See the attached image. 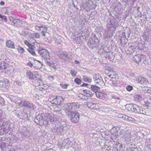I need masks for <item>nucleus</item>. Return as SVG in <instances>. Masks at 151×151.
<instances>
[{
    "mask_svg": "<svg viewBox=\"0 0 151 151\" xmlns=\"http://www.w3.org/2000/svg\"><path fill=\"white\" fill-rule=\"evenodd\" d=\"M68 116L71 121L74 123H77L79 120L80 114L77 111H73L68 114Z\"/></svg>",
    "mask_w": 151,
    "mask_h": 151,
    "instance_id": "f257e3e1",
    "label": "nucleus"
},
{
    "mask_svg": "<svg viewBox=\"0 0 151 151\" xmlns=\"http://www.w3.org/2000/svg\"><path fill=\"white\" fill-rule=\"evenodd\" d=\"M133 59L138 64L142 63L146 64L147 63L146 57L143 55H136L134 56Z\"/></svg>",
    "mask_w": 151,
    "mask_h": 151,
    "instance_id": "f03ea898",
    "label": "nucleus"
},
{
    "mask_svg": "<svg viewBox=\"0 0 151 151\" xmlns=\"http://www.w3.org/2000/svg\"><path fill=\"white\" fill-rule=\"evenodd\" d=\"M37 51L39 55L45 60L50 59L49 53L47 49L39 48L37 49Z\"/></svg>",
    "mask_w": 151,
    "mask_h": 151,
    "instance_id": "7ed1b4c3",
    "label": "nucleus"
},
{
    "mask_svg": "<svg viewBox=\"0 0 151 151\" xmlns=\"http://www.w3.org/2000/svg\"><path fill=\"white\" fill-rule=\"evenodd\" d=\"M19 105L20 106L27 107L33 110H34L36 108V106L29 101H21Z\"/></svg>",
    "mask_w": 151,
    "mask_h": 151,
    "instance_id": "20e7f679",
    "label": "nucleus"
},
{
    "mask_svg": "<svg viewBox=\"0 0 151 151\" xmlns=\"http://www.w3.org/2000/svg\"><path fill=\"white\" fill-rule=\"evenodd\" d=\"M10 126V125L9 123L7 122H4L2 126L3 128L0 129V134H3L8 132L11 128Z\"/></svg>",
    "mask_w": 151,
    "mask_h": 151,
    "instance_id": "39448f33",
    "label": "nucleus"
},
{
    "mask_svg": "<svg viewBox=\"0 0 151 151\" xmlns=\"http://www.w3.org/2000/svg\"><path fill=\"white\" fill-rule=\"evenodd\" d=\"M133 112L135 113L145 114L146 113V110L142 107L136 104H134Z\"/></svg>",
    "mask_w": 151,
    "mask_h": 151,
    "instance_id": "423d86ee",
    "label": "nucleus"
},
{
    "mask_svg": "<svg viewBox=\"0 0 151 151\" xmlns=\"http://www.w3.org/2000/svg\"><path fill=\"white\" fill-rule=\"evenodd\" d=\"M39 76V73L37 72H34L32 73L30 71L27 72L26 76L29 79L36 80L37 79Z\"/></svg>",
    "mask_w": 151,
    "mask_h": 151,
    "instance_id": "0eeeda50",
    "label": "nucleus"
},
{
    "mask_svg": "<svg viewBox=\"0 0 151 151\" xmlns=\"http://www.w3.org/2000/svg\"><path fill=\"white\" fill-rule=\"evenodd\" d=\"M52 131L55 134L61 135L64 132L63 127L62 126L57 127L55 126L52 128Z\"/></svg>",
    "mask_w": 151,
    "mask_h": 151,
    "instance_id": "6e6552de",
    "label": "nucleus"
},
{
    "mask_svg": "<svg viewBox=\"0 0 151 151\" xmlns=\"http://www.w3.org/2000/svg\"><path fill=\"white\" fill-rule=\"evenodd\" d=\"M44 114H38L35 118V122L37 124L42 125V121L45 118Z\"/></svg>",
    "mask_w": 151,
    "mask_h": 151,
    "instance_id": "1a4fd4ad",
    "label": "nucleus"
},
{
    "mask_svg": "<svg viewBox=\"0 0 151 151\" xmlns=\"http://www.w3.org/2000/svg\"><path fill=\"white\" fill-rule=\"evenodd\" d=\"M49 101L52 104H55L56 105H60L63 101V98L61 96H57L55 98L53 99L52 100L51 99H49Z\"/></svg>",
    "mask_w": 151,
    "mask_h": 151,
    "instance_id": "9d476101",
    "label": "nucleus"
},
{
    "mask_svg": "<svg viewBox=\"0 0 151 151\" xmlns=\"http://www.w3.org/2000/svg\"><path fill=\"white\" fill-rule=\"evenodd\" d=\"M93 79L96 84L100 86H104L105 83L104 81L101 76L99 74H96L95 77H94Z\"/></svg>",
    "mask_w": 151,
    "mask_h": 151,
    "instance_id": "9b49d317",
    "label": "nucleus"
},
{
    "mask_svg": "<svg viewBox=\"0 0 151 151\" xmlns=\"http://www.w3.org/2000/svg\"><path fill=\"white\" fill-rule=\"evenodd\" d=\"M10 21L14 24V26L18 27L22 24V21L12 17H9Z\"/></svg>",
    "mask_w": 151,
    "mask_h": 151,
    "instance_id": "f8f14e48",
    "label": "nucleus"
},
{
    "mask_svg": "<svg viewBox=\"0 0 151 151\" xmlns=\"http://www.w3.org/2000/svg\"><path fill=\"white\" fill-rule=\"evenodd\" d=\"M64 108L65 113L67 114V115L74 111L72 110V107L71 103L67 104L64 105Z\"/></svg>",
    "mask_w": 151,
    "mask_h": 151,
    "instance_id": "ddd939ff",
    "label": "nucleus"
},
{
    "mask_svg": "<svg viewBox=\"0 0 151 151\" xmlns=\"http://www.w3.org/2000/svg\"><path fill=\"white\" fill-rule=\"evenodd\" d=\"M136 80L139 83L143 84L144 86H147L149 84L147 80L144 77H138L137 78Z\"/></svg>",
    "mask_w": 151,
    "mask_h": 151,
    "instance_id": "4468645a",
    "label": "nucleus"
},
{
    "mask_svg": "<svg viewBox=\"0 0 151 151\" xmlns=\"http://www.w3.org/2000/svg\"><path fill=\"white\" fill-rule=\"evenodd\" d=\"M114 18L113 17L112 20L111 19L110 20L112 25V30L113 31H115L116 28L119 25V22L117 21L116 19Z\"/></svg>",
    "mask_w": 151,
    "mask_h": 151,
    "instance_id": "2eb2a0df",
    "label": "nucleus"
},
{
    "mask_svg": "<svg viewBox=\"0 0 151 151\" xmlns=\"http://www.w3.org/2000/svg\"><path fill=\"white\" fill-rule=\"evenodd\" d=\"M60 57L66 61H69L71 59L68 53L66 52H64L62 53L60 55Z\"/></svg>",
    "mask_w": 151,
    "mask_h": 151,
    "instance_id": "dca6fc26",
    "label": "nucleus"
},
{
    "mask_svg": "<svg viewBox=\"0 0 151 151\" xmlns=\"http://www.w3.org/2000/svg\"><path fill=\"white\" fill-rule=\"evenodd\" d=\"M87 106L88 108L94 110L99 109L98 104L96 103L88 102L87 103Z\"/></svg>",
    "mask_w": 151,
    "mask_h": 151,
    "instance_id": "f3484780",
    "label": "nucleus"
},
{
    "mask_svg": "<svg viewBox=\"0 0 151 151\" xmlns=\"http://www.w3.org/2000/svg\"><path fill=\"white\" fill-rule=\"evenodd\" d=\"M6 46L9 48L13 49H14L15 48L14 42L10 40H8L6 41Z\"/></svg>",
    "mask_w": 151,
    "mask_h": 151,
    "instance_id": "a211bd4d",
    "label": "nucleus"
},
{
    "mask_svg": "<svg viewBox=\"0 0 151 151\" xmlns=\"http://www.w3.org/2000/svg\"><path fill=\"white\" fill-rule=\"evenodd\" d=\"M47 117L48 118L50 122H54L57 121L58 119V118L56 117V116L52 114H48Z\"/></svg>",
    "mask_w": 151,
    "mask_h": 151,
    "instance_id": "6ab92c4d",
    "label": "nucleus"
},
{
    "mask_svg": "<svg viewBox=\"0 0 151 151\" xmlns=\"http://www.w3.org/2000/svg\"><path fill=\"white\" fill-rule=\"evenodd\" d=\"M8 64L4 62H1L0 63V71L3 72L6 69Z\"/></svg>",
    "mask_w": 151,
    "mask_h": 151,
    "instance_id": "aec40b11",
    "label": "nucleus"
},
{
    "mask_svg": "<svg viewBox=\"0 0 151 151\" xmlns=\"http://www.w3.org/2000/svg\"><path fill=\"white\" fill-rule=\"evenodd\" d=\"M149 31H145L142 35L143 39L145 41H148L149 39Z\"/></svg>",
    "mask_w": 151,
    "mask_h": 151,
    "instance_id": "412c9836",
    "label": "nucleus"
},
{
    "mask_svg": "<svg viewBox=\"0 0 151 151\" xmlns=\"http://www.w3.org/2000/svg\"><path fill=\"white\" fill-rule=\"evenodd\" d=\"M124 138L128 142L131 141V135L130 133H126L124 135Z\"/></svg>",
    "mask_w": 151,
    "mask_h": 151,
    "instance_id": "4be33fe9",
    "label": "nucleus"
},
{
    "mask_svg": "<svg viewBox=\"0 0 151 151\" xmlns=\"http://www.w3.org/2000/svg\"><path fill=\"white\" fill-rule=\"evenodd\" d=\"M83 92L84 93L86 94L87 97H91L93 96L94 94L90 90H84Z\"/></svg>",
    "mask_w": 151,
    "mask_h": 151,
    "instance_id": "5701e85b",
    "label": "nucleus"
},
{
    "mask_svg": "<svg viewBox=\"0 0 151 151\" xmlns=\"http://www.w3.org/2000/svg\"><path fill=\"white\" fill-rule=\"evenodd\" d=\"M35 48V47L34 46V45H33V46H32V47H29L28 49L27 50L31 54L33 55H35L36 53L34 50V49Z\"/></svg>",
    "mask_w": 151,
    "mask_h": 151,
    "instance_id": "b1692460",
    "label": "nucleus"
},
{
    "mask_svg": "<svg viewBox=\"0 0 151 151\" xmlns=\"http://www.w3.org/2000/svg\"><path fill=\"white\" fill-rule=\"evenodd\" d=\"M90 89L93 91L95 93L97 92L99 90L100 88L99 87L96 86L95 85H91Z\"/></svg>",
    "mask_w": 151,
    "mask_h": 151,
    "instance_id": "393cba45",
    "label": "nucleus"
},
{
    "mask_svg": "<svg viewBox=\"0 0 151 151\" xmlns=\"http://www.w3.org/2000/svg\"><path fill=\"white\" fill-rule=\"evenodd\" d=\"M63 141L66 145V147H68L69 146L71 147L72 146V142L68 139H64Z\"/></svg>",
    "mask_w": 151,
    "mask_h": 151,
    "instance_id": "a878e982",
    "label": "nucleus"
},
{
    "mask_svg": "<svg viewBox=\"0 0 151 151\" xmlns=\"http://www.w3.org/2000/svg\"><path fill=\"white\" fill-rule=\"evenodd\" d=\"M125 106L126 109L128 110L132 111H133L134 104H127Z\"/></svg>",
    "mask_w": 151,
    "mask_h": 151,
    "instance_id": "bb28decb",
    "label": "nucleus"
},
{
    "mask_svg": "<svg viewBox=\"0 0 151 151\" xmlns=\"http://www.w3.org/2000/svg\"><path fill=\"white\" fill-rule=\"evenodd\" d=\"M71 103L73 110H75L76 109L78 108L79 107V105L77 102H73Z\"/></svg>",
    "mask_w": 151,
    "mask_h": 151,
    "instance_id": "cd10ccee",
    "label": "nucleus"
},
{
    "mask_svg": "<svg viewBox=\"0 0 151 151\" xmlns=\"http://www.w3.org/2000/svg\"><path fill=\"white\" fill-rule=\"evenodd\" d=\"M83 80L85 82H87L88 83H91L92 81V79L88 77L85 76H83Z\"/></svg>",
    "mask_w": 151,
    "mask_h": 151,
    "instance_id": "c85d7f7f",
    "label": "nucleus"
},
{
    "mask_svg": "<svg viewBox=\"0 0 151 151\" xmlns=\"http://www.w3.org/2000/svg\"><path fill=\"white\" fill-rule=\"evenodd\" d=\"M37 28L39 29L40 31H41L42 32H45L47 31V28L44 26H41L40 27H37Z\"/></svg>",
    "mask_w": 151,
    "mask_h": 151,
    "instance_id": "c756f323",
    "label": "nucleus"
},
{
    "mask_svg": "<svg viewBox=\"0 0 151 151\" xmlns=\"http://www.w3.org/2000/svg\"><path fill=\"white\" fill-rule=\"evenodd\" d=\"M142 88L143 91L145 93H151V88L150 87L145 86Z\"/></svg>",
    "mask_w": 151,
    "mask_h": 151,
    "instance_id": "7c9ffc66",
    "label": "nucleus"
},
{
    "mask_svg": "<svg viewBox=\"0 0 151 151\" xmlns=\"http://www.w3.org/2000/svg\"><path fill=\"white\" fill-rule=\"evenodd\" d=\"M28 31L27 29H25L23 30L22 32L20 34L22 35L24 37H27L29 35Z\"/></svg>",
    "mask_w": 151,
    "mask_h": 151,
    "instance_id": "2f4dec72",
    "label": "nucleus"
},
{
    "mask_svg": "<svg viewBox=\"0 0 151 151\" xmlns=\"http://www.w3.org/2000/svg\"><path fill=\"white\" fill-rule=\"evenodd\" d=\"M134 97L135 100L138 101H140L142 98L141 95L138 94L135 95Z\"/></svg>",
    "mask_w": 151,
    "mask_h": 151,
    "instance_id": "473e14b6",
    "label": "nucleus"
},
{
    "mask_svg": "<svg viewBox=\"0 0 151 151\" xmlns=\"http://www.w3.org/2000/svg\"><path fill=\"white\" fill-rule=\"evenodd\" d=\"M61 110V106H57L54 108V111L57 113V112H60Z\"/></svg>",
    "mask_w": 151,
    "mask_h": 151,
    "instance_id": "72a5a7b5",
    "label": "nucleus"
},
{
    "mask_svg": "<svg viewBox=\"0 0 151 151\" xmlns=\"http://www.w3.org/2000/svg\"><path fill=\"white\" fill-rule=\"evenodd\" d=\"M106 83H107L108 86L109 87L111 86H112V83H113L112 80L107 79V80H106Z\"/></svg>",
    "mask_w": 151,
    "mask_h": 151,
    "instance_id": "f704fd0d",
    "label": "nucleus"
},
{
    "mask_svg": "<svg viewBox=\"0 0 151 151\" xmlns=\"http://www.w3.org/2000/svg\"><path fill=\"white\" fill-rule=\"evenodd\" d=\"M17 50L18 52L22 54L25 52L24 49L19 46V47L17 49Z\"/></svg>",
    "mask_w": 151,
    "mask_h": 151,
    "instance_id": "c9c22d12",
    "label": "nucleus"
},
{
    "mask_svg": "<svg viewBox=\"0 0 151 151\" xmlns=\"http://www.w3.org/2000/svg\"><path fill=\"white\" fill-rule=\"evenodd\" d=\"M107 27L108 29L110 30H112V25L110 21L109 22H108L107 24Z\"/></svg>",
    "mask_w": 151,
    "mask_h": 151,
    "instance_id": "e433bc0d",
    "label": "nucleus"
},
{
    "mask_svg": "<svg viewBox=\"0 0 151 151\" xmlns=\"http://www.w3.org/2000/svg\"><path fill=\"white\" fill-rule=\"evenodd\" d=\"M22 114V115L21 116V117L20 118V119H25L26 118H27V119H28V113H27V114H24V113L23 114Z\"/></svg>",
    "mask_w": 151,
    "mask_h": 151,
    "instance_id": "4c0bfd02",
    "label": "nucleus"
},
{
    "mask_svg": "<svg viewBox=\"0 0 151 151\" xmlns=\"http://www.w3.org/2000/svg\"><path fill=\"white\" fill-rule=\"evenodd\" d=\"M0 86L1 87H3L6 88H7L8 86H6L5 82H4L2 81H0Z\"/></svg>",
    "mask_w": 151,
    "mask_h": 151,
    "instance_id": "58836bf2",
    "label": "nucleus"
},
{
    "mask_svg": "<svg viewBox=\"0 0 151 151\" xmlns=\"http://www.w3.org/2000/svg\"><path fill=\"white\" fill-rule=\"evenodd\" d=\"M125 116L124 119L126 120H128L129 121H134L135 120L134 119L131 117H129L127 116Z\"/></svg>",
    "mask_w": 151,
    "mask_h": 151,
    "instance_id": "ea45409f",
    "label": "nucleus"
},
{
    "mask_svg": "<svg viewBox=\"0 0 151 151\" xmlns=\"http://www.w3.org/2000/svg\"><path fill=\"white\" fill-rule=\"evenodd\" d=\"M70 73L73 76L75 77L76 76L77 72L75 70H71L70 71Z\"/></svg>",
    "mask_w": 151,
    "mask_h": 151,
    "instance_id": "a19ab883",
    "label": "nucleus"
},
{
    "mask_svg": "<svg viewBox=\"0 0 151 151\" xmlns=\"http://www.w3.org/2000/svg\"><path fill=\"white\" fill-rule=\"evenodd\" d=\"M106 96V95L103 93H101L100 99L103 100L104 99H105Z\"/></svg>",
    "mask_w": 151,
    "mask_h": 151,
    "instance_id": "79ce46f5",
    "label": "nucleus"
},
{
    "mask_svg": "<svg viewBox=\"0 0 151 151\" xmlns=\"http://www.w3.org/2000/svg\"><path fill=\"white\" fill-rule=\"evenodd\" d=\"M0 18L2 20H4L5 22H7V19L6 17L5 16H3L0 14Z\"/></svg>",
    "mask_w": 151,
    "mask_h": 151,
    "instance_id": "37998d69",
    "label": "nucleus"
},
{
    "mask_svg": "<svg viewBox=\"0 0 151 151\" xmlns=\"http://www.w3.org/2000/svg\"><path fill=\"white\" fill-rule=\"evenodd\" d=\"M24 43L25 45L28 46L29 48L30 47H32V46L33 45L30 44L28 41L27 40H25L24 41Z\"/></svg>",
    "mask_w": 151,
    "mask_h": 151,
    "instance_id": "c03bdc74",
    "label": "nucleus"
},
{
    "mask_svg": "<svg viewBox=\"0 0 151 151\" xmlns=\"http://www.w3.org/2000/svg\"><path fill=\"white\" fill-rule=\"evenodd\" d=\"M75 82L78 84H80L81 83V81L79 78H76L74 80Z\"/></svg>",
    "mask_w": 151,
    "mask_h": 151,
    "instance_id": "a18cd8bd",
    "label": "nucleus"
},
{
    "mask_svg": "<svg viewBox=\"0 0 151 151\" xmlns=\"http://www.w3.org/2000/svg\"><path fill=\"white\" fill-rule=\"evenodd\" d=\"M49 124L48 121L46 119H44L42 121V125H47Z\"/></svg>",
    "mask_w": 151,
    "mask_h": 151,
    "instance_id": "49530a36",
    "label": "nucleus"
},
{
    "mask_svg": "<svg viewBox=\"0 0 151 151\" xmlns=\"http://www.w3.org/2000/svg\"><path fill=\"white\" fill-rule=\"evenodd\" d=\"M126 89L128 91H130L133 89V87L131 86L128 85L127 86Z\"/></svg>",
    "mask_w": 151,
    "mask_h": 151,
    "instance_id": "de8ad7c7",
    "label": "nucleus"
},
{
    "mask_svg": "<svg viewBox=\"0 0 151 151\" xmlns=\"http://www.w3.org/2000/svg\"><path fill=\"white\" fill-rule=\"evenodd\" d=\"M113 83H112V86L114 87H117L118 85V84L117 83L116 81L115 80L113 81Z\"/></svg>",
    "mask_w": 151,
    "mask_h": 151,
    "instance_id": "09e8293b",
    "label": "nucleus"
},
{
    "mask_svg": "<svg viewBox=\"0 0 151 151\" xmlns=\"http://www.w3.org/2000/svg\"><path fill=\"white\" fill-rule=\"evenodd\" d=\"M62 110L60 111V112H57V113L55 114L56 115H57V116H58L60 117H62L63 116V115L62 113Z\"/></svg>",
    "mask_w": 151,
    "mask_h": 151,
    "instance_id": "8fccbe9b",
    "label": "nucleus"
},
{
    "mask_svg": "<svg viewBox=\"0 0 151 151\" xmlns=\"http://www.w3.org/2000/svg\"><path fill=\"white\" fill-rule=\"evenodd\" d=\"M4 104V99L0 96V105H3Z\"/></svg>",
    "mask_w": 151,
    "mask_h": 151,
    "instance_id": "3c124183",
    "label": "nucleus"
},
{
    "mask_svg": "<svg viewBox=\"0 0 151 151\" xmlns=\"http://www.w3.org/2000/svg\"><path fill=\"white\" fill-rule=\"evenodd\" d=\"M33 36L35 38H37L40 37V35L38 33H36L34 34Z\"/></svg>",
    "mask_w": 151,
    "mask_h": 151,
    "instance_id": "603ef678",
    "label": "nucleus"
},
{
    "mask_svg": "<svg viewBox=\"0 0 151 151\" xmlns=\"http://www.w3.org/2000/svg\"><path fill=\"white\" fill-rule=\"evenodd\" d=\"M95 93H96L95 94L96 97L100 99L101 92L97 91V92H95Z\"/></svg>",
    "mask_w": 151,
    "mask_h": 151,
    "instance_id": "864d4df0",
    "label": "nucleus"
},
{
    "mask_svg": "<svg viewBox=\"0 0 151 151\" xmlns=\"http://www.w3.org/2000/svg\"><path fill=\"white\" fill-rule=\"evenodd\" d=\"M16 83L18 86H20L22 84L23 82H22L21 81H17L16 82Z\"/></svg>",
    "mask_w": 151,
    "mask_h": 151,
    "instance_id": "5fc2aeb1",
    "label": "nucleus"
},
{
    "mask_svg": "<svg viewBox=\"0 0 151 151\" xmlns=\"http://www.w3.org/2000/svg\"><path fill=\"white\" fill-rule=\"evenodd\" d=\"M24 113V114H27L28 113V111H27L26 108H24L23 111L21 112L22 114H23Z\"/></svg>",
    "mask_w": 151,
    "mask_h": 151,
    "instance_id": "6e6d98bb",
    "label": "nucleus"
},
{
    "mask_svg": "<svg viewBox=\"0 0 151 151\" xmlns=\"http://www.w3.org/2000/svg\"><path fill=\"white\" fill-rule=\"evenodd\" d=\"M60 85L62 87L65 88H66L68 86V84H61Z\"/></svg>",
    "mask_w": 151,
    "mask_h": 151,
    "instance_id": "4d7b16f0",
    "label": "nucleus"
},
{
    "mask_svg": "<svg viewBox=\"0 0 151 151\" xmlns=\"http://www.w3.org/2000/svg\"><path fill=\"white\" fill-rule=\"evenodd\" d=\"M46 64L49 66H52V64L50 62L48 61H47L46 62Z\"/></svg>",
    "mask_w": 151,
    "mask_h": 151,
    "instance_id": "13d9d810",
    "label": "nucleus"
},
{
    "mask_svg": "<svg viewBox=\"0 0 151 151\" xmlns=\"http://www.w3.org/2000/svg\"><path fill=\"white\" fill-rule=\"evenodd\" d=\"M120 145V143H118V144H116L115 145V147H116L117 149L118 150L119 149V147H120L121 145Z\"/></svg>",
    "mask_w": 151,
    "mask_h": 151,
    "instance_id": "bf43d9fd",
    "label": "nucleus"
},
{
    "mask_svg": "<svg viewBox=\"0 0 151 151\" xmlns=\"http://www.w3.org/2000/svg\"><path fill=\"white\" fill-rule=\"evenodd\" d=\"M88 86H90V85H89V84H87V83H83V84L82 85H81V86H87L88 88H89V87H88Z\"/></svg>",
    "mask_w": 151,
    "mask_h": 151,
    "instance_id": "052dcab7",
    "label": "nucleus"
},
{
    "mask_svg": "<svg viewBox=\"0 0 151 151\" xmlns=\"http://www.w3.org/2000/svg\"><path fill=\"white\" fill-rule=\"evenodd\" d=\"M112 98H113L114 99H116L117 100H119L120 99V98H119L118 97H117L116 96H112Z\"/></svg>",
    "mask_w": 151,
    "mask_h": 151,
    "instance_id": "680f3d73",
    "label": "nucleus"
},
{
    "mask_svg": "<svg viewBox=\"0 0 151 151\" xmlns=\"http://www.w3.org/2000/svg\"><path fill=\"white\" fill-rule=\"evenodd\" d=\"M145 105L146 106H147L148 107L149 106V104H150V103L149 102L147 101L146 102H145Z\"/></svg>",
    "mask_w": 151,
    "mask_h": 151,
    "instance_id": "e2e57ef3",
    "label": "nucleus"
},
{
    "mask_svg": "<svg viewBox=\"0 0 151 151\" xmlns=\"http://www.w3.org/2000/svg\"><path fill=\"white\" fill-rule=\"evenodd\" d=\"M61 147H66V145H65V143H64V141L63 142V143L61 145Z\"/></svg>",
    "mask_w": 151,
    "mask_h": 151,
    "instance_id": "0e129e2a",
    "label": "nucleus"
},
{
    "mask_svg": "<svg viewBox=\"0 0 151 151\" xmlns=\"http://www.w3.org/2000/svg\"><path fill=\"white\" fill-rule=\"evenodd\" d=\"M111 74H112V77H114V78L116 77V76H117V75L116 74L115 75L114 74V73H113V72H112Z\"/></svg>",
    "mask_w": 151,
    "mask_h": 151,
    "instance_id": "69168bd1",
    "label": "nucleus"
},
{
    "mask_svg": "<svg viewBox=\"0 0 151 151\" xmlns=\"http://www.w3.org/2000/svg\"><path fill=\"white\" fill-rule=\"evenodd\" d=\"M28 65L30 66V67H32L33 66V64L31 63L30 62L29 63H28Z\"/></svg>",
    "mask_w": 151,
    "mask_h": 151,
    "instance_id": "338daca9",
    "label": "nucleus"
},
{
    "mask_svg": "<svg viewBox=\"0 0 151 151\" xmlns=\"http://www.w3.org/2000/svg\"><path fill=\"white\" fill-rule=\"evenodd\" d=\"M0 4L1 5H4L5 4V2L4 1H1L0 2Z\"/></svg>",
    "mask_w": 151,
    "mask_h": 151,
    "instance_id": "774afa93",
    "label": "nucleus"
}]
</instances>
